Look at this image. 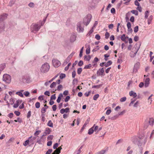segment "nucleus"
<instances>
[{
  "label": "nucleus",
  "mask_w": 154,
  "mask_h": 154,
  "mask_svg": "<svg viewBox=\"0 0 154 154\" xmlns=\"http://www.w3.org/2000/svg\"><path fill=\"white\" fill-rule=\"evenodd\" d=\"M50 68V66L48 63H45L42 66L40 71L42 73H45L49 70Z\"/></svg>",
  "instance_id": "f257e3e1"
},
{
  "label": "nucleus",
  "mask_w": 154,
  "mask_h": 154,
  "mask_svg": "<svg viewBox=\"0 0 154 154\" xmlns=\"http://www.w3.org/2000/svg\"><path fill=\"white\" fill-rule=\"evenodd\" d=\"M39 24H33L31 26V30L32 32L38 31L40 29L41 26Z\"/></svg>",
  "instance_id": "f03ea898"
},
{
  "label": "nucleus",
  "mask_w": 154,
  "mask_h": 154,
  "mask_svg": "<svg viewBox=\"0 0 154 154\" xmlns=\"http://www.w3.org/2000/svg\"><path fill=\"white\" fill-rule=\"evenodd\" d=\"M77 30L79 33L82 32L84 30V27L81 22H79L77 24Z\"/></svg>",
  "instance_id": "7ed1b4c3"
},
{
  "label": "nucleus",
  "mask_w": 154,
  "mask_h": 154,
  "mask_svg": "<svg viewBox=\"0 0 154 154\" xmlns=\"http://www.w3.org/2000/svg\"><path fill=\"white\" fill-rule=\"evenodd\" d=\"M3 80L6 82L9 83L11 82V77L9 75L5 74L3 76Z\"/></svg>",
  "instance_id": "20e7f679"
},
{
  "label": "nucleus",
  "mask_w": 154,
  "mask_h": 154,
  "mask_svg": "<svg viewBox=\"0 0 154 154\" xmlns=\"http://www.w3.org/2000/svg\"><path fill=\"white\" fill-rule=\"evenodd\" d=\"M52 63L54 66L55 67H57L61 65L60 62L55 59H53Z\"/></svg>",
  "instance_id": "39448f33"
},
{
  "label": "nucleus",
  "mask_w": 154,
  "mask_h": 154,
  "mask_svg": "<svg viewBox=\"0 0 154 154\" xmlns=\"http://www.w3.org/2000/svg\"><path fill=\"white\" fill-rule=\"evenodd\" d=\"M146 121L150 126H152L154 124V119L153 118H150Z\"/></svg>",
  "instance_id": "423d86ee"
},
{
  "label": "nucleus",
  "mask_w": 154,
  "mask_h": 154,
  "mask_svg": "<svg viewBox=\"0 0 154 154\" xmlns=\"http://www.w3.org/2000/svg\"><path fill=\"white\" fill-rule=\"evenodd\" d=\"M104 72V70L103 68L99 69L97 71V75L100 76L103 75Z\"/></svg>",
  "instance_id": "0eeeda50"
},
{
  "label": "nucleus",
  "mask_w": 154,
  "mask_h": 154,
  "mask_svg": "<svg viewBox=\"0 0 154 154\" xmlns=\"http://www.w3.org/2000/svg\"><path fill=\"white\" fill-rule=\"evenodd\" d=\"M140 65V63L139 62L137 63L134 65L133 71L134 72H136L138 68H139Z\"/></svg>",
  "instance_id": "6e6552de"
},
{
  "label": "nucleus",
  "mask_w": 154,
  "mask_h": 154,
  "mask_svg": "<svg viewBox=\"0 0 154 154\" xmlns=\"http://www.w3.org/2000/svg\"><path fill=\"white\" fill-rule=\"evenodd\" d=\"M150 79L149 78H146L145 79L144 81V86L145 87H147L149 85V84Z\"/></svg>",
  "instance_id": "1a4fd4ad"
},
{
  "label": "nucleus",
  "mask_w": 154,
  "mask_h": 154,
  "mask_svg": "<svg viewBox=\"0 0 154 154\" xmlns=\"http://www.w3.org/2000/svg\"><path fill=\"white\" fill-rule=\"evenodd\" d=\"M91 20L88 18H85L84 20V23L86 26H87Z\"/></svg>",
  "instance_id": "9d476101"
},
{
  "label": "nucleus",
  "mask_w": 154,
  "mask_h": 154,
  "mask_svg": "<svg viewBox=\"0 0 154 154\" xmlns=\"http://www.w3.org/2000/svg\"><path fill=\"white\" fill-rule=\"evenodd\" d=\"M76 36L75 34L72 35L70 37V41L71 42H74L76 40Z\"/></svg>",
  "instance_id": "9b49d317"
},
{
  "label": "nucleus",
  "mask_w": 154,
  "mask_h": 154,
  "mask_svg": "<svg viewBox=\"0 0 154 154\" xmlns=\"http://www.w3.org/2000/svg\"><path fill=\"white\" fill-rule=\"evenodd\" d=\"M7 16V14H4L1 16L0 17V20H3L6 18Z\"/></svg>",
  "instance_id": "f8f14e48"
},
{
  "label": "nucleus",
  "mask_w": 154,
  "mask_h": 154,
  "mask_svg": "<svg viewBox=\"0 0 154 154\" xmlns=\"http://www.w3.org/2000/svg\"><path fill=\"white\" fill-rule=\"evenodd\" d=\"M24 91L23 90H21L20 91L17 92L16 93V94H17L21 97H23V95L22 93V92Z\"/></svg>",
  "instance_id": "ddd939ff"
},
{
  "label": "nucleus",
  "mask_w": 154,
  "mask_h": 154,
  "mask_svg": "<svg viewBox=\"0 0 154 154\" xmlns=\"http://www.w3.org/2000/svg\"><path fill=\"white\" fill-rule=\"evenodd\" d=\"M51 132L50 129L49 128H46L45 130V132L44 133L43 136L46 135L47 134H48L50 133Z\"/></svg>",
  "instance_id": "4468645a"
},
{
  "label": "nucleus",
  "mask_w": 154,
  "mask_h": 154,
  "mask_svg": "<svg viewBox=\"0 0 154 154\" xmlns=\"http://www.w3.org/2000/svg\"><path fill=\"white\" fill-rule=\"evenodd\" d=\"M129 95L131 96H133L134 97H136L137 96V94L133 91H130L129 92Z\"/></svg>",
  "instance_id": "2eb2a0df"
},
{
  "label": "nucleus",
  "mask_w": 154,
  "mask_h": 154,
  "mask_svg": "<svg viewBox=\"0 0 154 154\" xmlns=\"http://www.w3.org/2000/svg\"><path fill=\"white\" fill-rule=\"evenodd\" d=\"M63 97V95L62 93L59 94L58 98L57 100V102L58 103H59L60 102L61 100V97Z\"/></svg>",
  "instance_id": "dca6fc26"
},
{
  "label": "nucleus",
  "mask_w": 154,
  "mask_h": 154,
  "mask_svg": "<svg viewBox=\"0 0 154 154\" xmlns=\"http://www.w3.org/2000/svg\"><path fill=\"white\" fill-rule=\"evenodd\" d=\"M94 125H95L93 126V127H92L91 128L89 129V130H88V134H89L91 135L93 133L94 131Z\"/></svg>",
  "instance_id": "f3484780"
},
{
  "label": "nucleus",
  "mask_w": 154,
  "mask_h": 154,
  "mask_svg": "<svg viewBox=\"0 0 154 154\" xmlns=\"http://www.w3.org/2000/svg\"><path fill=\"white\" fill-rule=\"evenodd\" d=\"M153 19V16L152 15L150 16L149 18H148V24L149 25L150 23H151V21Z\"/></svg>",
  "instance_id": "a211bd4d"
},
{
  "label": "nucleus",
  "mask_w": 154,
  "mask_h": 154,
  "mask_svg": "<svg viewBox=\"0 0 154 154\" xmlns=\"http://www.w3.org/2000/svg\"><path fill=\"white\" fill-rule=\"evenodd\" d=\"M131 14V12H128L126 14L125 17V19L126 20V21H127L129 20V17L130 16Z\"/></svg>",
  "instance_id": "6ab92c4d"
},
{
  "label": "nucleus",
  "mask_w": 154,
  "mask_h": 154,
  "mask_svg": "<svg viewBox=\"0 0 154 154\" xmlns=\"http://www.w3.org/2000/svg\"><path fill=\"white\" fill-rule=\"evenodd\" d=\"M112 63V62L111 60H109L108 61L106 64L104 65V66H105L106 67H108L109 66H110Z\"/></svg>",
  "instance_id": "aec40b11"
},
{
  "label": "nucleus",
  "mask_w": 154,
  "mask_h": 154,
  "mask_svg": "<svg viewBox=\"0 0 154 154\" xmlns=\"http://www.w3.org/2000/svg\"><path fill=\"white\" fill-rule=\"evenodd\" d=\"M93 29V27H92L89 32L87 34L86 36H90L93 33L94 31Z\"/></svg>",
  "instance_id": "412c9836"
},
{
  "label": "nucleus",
  "mask_w": 154,
  "mask_h": 154,
  "mask_svg": "<svg viewBox=\"0 0 154 154\" xmlns=\"http://www.w3.org/2000/svg\"><path fill=\"white\" fill-rule=\"evenodd\" d=\"M131 12L133 14H134L135 15L137 16L138 15V12L137 10H132L131 11Z\"/></svg>",
  "instance_id": "4be33fe9"
},
{
  "label": "nucleus",
  "mask_w": 154,
  "mask_h": 154,
  "mask_svg": "<svg viewBox=\"0 0 154 154\" xmlns=\"http://www.w3.org/2000/svg\"><path fill=\"white\" fill-rule=\"evenodd\" d=\"M149 125L148 123L147 122V121L146 120L144 122L143 128L144 129H146L148 127V126Z\"/></svg>",
  "instance_id": "5701e85b"
},
{
  "label": "nucleus",
  "mask_w": 154,
  "mask_h": 154,
  "mask_svg": "<svg viewBox=\"0 0 154 154\" xmlns=\"http://www.w3.org/2000/svg\"><path fill=\"white\" fill-rule=\"evenodd\" d=\"M125 34H123L122 35V36H121V39L123 41H125V39H126V38H128V37H125Z\"/></svg>",
  "instance_id": "b1692460"
},
{
  "label": "nucleus",
  "mask_w": 154,
  "mask_h": 154,
  "mask_svg": "<svg viewBox=\"0 0 154 154\" xmlns=\"http://www.w3.org/2000/svg\"><path fill=\"white\" fill-rule=\"evenodd\" d=\"M5 65L4 64H1L0 65V71H2L5 67Z\"/></svg>",
  "instance_id": "393cba45"
},
{
  "label": "nucleus",
  "mask_w": 154,
  "mask_h": 154,
  "mask_svg": "<svg viewBox=\"0 0 154 154\" xmlns=\"http://www.w3.org/2000/svg\"><path fill=\"white\" fill-rule=\"evenodd\" d=\"M137 52H134L133 51H131L130 53V56L131 57H134L136 55Z\"/></svg>",
  "instance_id": "a878e982"
},
{
  "label": "nucleus",
  "mask_w": 154,
  "mask_h": 154,
  "mask_svg": "<svg viewBox=\"0 0 154 154\" xmlns=\"http://www.w3.org/2000/svg\"><path fill=\"white\" fill-rule=\"evenodd\" d=\"M90 118H89L85 121V123L83 125V127H85L88 124Z\"/></svg>",
  "instance_id": "bb28decb"
},
{
  "label": "nucleus",
  "mask_w": 154,
  "mask_h": 154,
  "mask_svg": "<svg viewBox=\"0 0 154 154\" xmlns=\"http://www.w3.org/2000/svg\"><path fill=\"white\" fill-rule=\"evenodd\" d=\"M47 125L50 127H53V124L51 120H50L48 121Z\"/></svg>",
  "instance_id": "cd10ccee"
},
{
  "label": "nucleus",
  "mask_w": 154,
  "mask_h": 154,
  "mask_svg": "<svg viewBox=\"0 0 154 154\" xmlns=\"http://www.w3.org/2000/svg\"><path fill=\"white\" fill-rule=\"evenodd\" d=\"M90 47L89 46L88 48H87L86 50V53L87 54H90Z\"/></svg>",
  "instance_id": "c85d7f7f"
},
{
  "label": "nucleus",
  "mask_w": 154,
  "mask_h": 154,
  "mask_svg": "<svg viewBox=\"0 0 154 154\" xmlns=\"http://www.w3.org/2000/svg\"><path fill=\"white\" fill-rule=\"evenodd\" d=\"M102 85H93L92 86V88L98 89L100 88V87Z\"/></svg>",
  "instance_id": "c756f323"
},
{
  "label": "nucleus",
  "mask_w": 154,
  "mask_h": 154,
  "mask_svg": "<svg viewBox=\"0 0 154 154\" xmlns=\"http://www.w3.org/2000/svg\"><path fill=\"white\" fill-rule=\"evenodd\" d=\"M99 95L98 94H95L93 97V99L94 100H96L99 97Z\"/></svg>",
  "instance_id": "7c9ffc66"
},
{
  "label": "nucleus",
  "mask_w": 154,
  "mask_h": 154,
  "mask_svg": "<svg viewBox=\"0 0 154 154\" xmlns=\"http://www.w3.org/2000/svg\"><path fill=\"white\" fill-rule=\"evenodd\" d=\"M84 49V47H82L81 49L80 53L79 54V56L81 57L82 56L83 51Z\"/></svg>",
  "instance_id": "2f4dec72"
},
{
  "label": "nucleus",
  "mask_w": 154,
  "mask_h": 154,
  "mask_svg": "<svg viewBox=\"0 0 154 154\" xmlns=\"http://www.w3.org/2000/svg\"><path fill=\"white\" fill-rule=\"evenodd\" d=\"M91 58V57L90 55L88 56L85 55L84 56V59H86L87 61H89Z\"/></svg>",
  "instance_id": "473e14b6"
},
{
  "label": "nucleus",
  "mask_w": 154,
  "mask_h": 154,
  "mask_svg": "<svg viewBox=\"0 0 154 154\" xmlns=\"http://www.w3.org/2000/svg\"><path fill=\"white\" fill-rule=\"evenodd\" d=\"M56 82H53L50 85V87L51 88H52L56 86Z\"/></svg>",
  "instance_id": "72a5a7b5"
},
{
  "label": "nucleus",
  "mask_w": 154,
  "mask_h": 154,
  "mask_svg": "<svg viewBox=\"0 0 154 154\" xmlns=\"http://www.w3.org/2000/svg\"><path fill=\"white\" fill-rule=\"evenodd\" d=\"M35 105L36 108H39L40 107V103L39 102H37L35 103Z\"/></svg>",
  "instance_id": "f704fd0d"
},
{
  "label": "nucleus",
  "mask_w": 154,
  "mask_h": 154,
  "mask_svg": "<svg viewBox=\"0 0 154 154\" xmlns=\"http://www.w3.org/2000/svg\"><path fill=\"white\" fill-rule=\"evenodd\" d=\"M70 60L68 59L67 58L65 60L64 62L63 63V65H65L68 63L69 61Z\"/></svg>",
  "instance_id": "c9c22d12"
},
{
  "label": "nucleus",
  "mask_w": 154,
  "mask_h": 154,
  "mask_svg": "<svg viewBox=\"0 0 154 154\" xmlns=\"http://www.w3.org/2000/svg\"><path fill=\"white\" fill-rule=\"evenodd\" d=\"M29 140H27L25 141L24 143H23V145L25 146H26L28 144H29Z\"/></svg>",
  "instance_id": "e433bc0d"
},
{
  "label": "nucleus",
  "mask_w": 154,
  "mask_h": 154,
  "mask_svg": "<svg viewBox=\"0 0 154 154\" xmlns=\"http://www.w3.org/2000/svg\"><path fill=\"white\" fill-rule=\"evenodd\" d=\"M149 11H146L145 13V18H147L149 16Z\"/></svg>",
  "instance_id": "4c0bfd02"
},
{
  "label": "nucleus",
  "mask_w": 154,
  "mask_h": 154,
  "mask_svg": "<svg viewBox=\"0 0 154 154\" xmlns=\"http://www.w3.org/2000/svg\"><path fill=\"white\" fill-rule=\"evenodd\" d=\"M19 106V102L18 101H17L16 103H15L14 104L13 107L14 108H17Z\"/></svg>",
  "instance_id": "58836bf2"
},
{
  "label": "nucleus",
  "mask_w": 154,
  "mask_h": 154,
  "mask_svg": "<svg viewBox=\"0 0 154 154\" xmlns=\"http://www.w3.org/2000/svg\"><path fill=\"white\" fill-rule=\"evenodd\" d=\"M82 71V68H78V69L77 71L78 74H80L81 73Z\"/></svg>",
  "instance_id": "ea45409f"
},
{
  "label": "nucleus",
  "mask_w": 154,
  "mask_h": 154,
  "mask_svg": "<svg viewBox=\"0 0 154 154\" xmlns=\"http://www.w3.org/2000/svg\"><path fill=\"white\" fill-rule=\"evenodd\" d=\"M91 67V65L90 64H89L88 65L85 66L84 67L85 69H88L90 68Z\"/></svg>",
  "instance_id": "a19ab883"
},
{
  "label": "nucleus",
  "mask_w": 154,
  "mask_h": 154,
  "mask_svg": "<svg viewBox=\"0 0 154 154\" xmlns=\"http://www.w3.org/2000/svg\"><path fill=\"white\" fill-rule=\"evenodd\" d=\"M109 33L108 32H106L105 34V38L106 39H108L109 37Z\"/></svg>",
  "instance_id": "79ce46f5"
},
{
  "label": "nucleus",
  "mask_w": 154,
  "mask_h": 154,
  "mask_svg": "<svg viewBox=\"0 0 154 154\" xmlns=\"http://www.w3.org/2000/svg\"><path fill=\"white\" fill-rule=\"evenodd\" d=\"M47 109L45 107H42L41 109V112L42 113H45L46 111V109Z\"/></svg>",
  "instance_id": "37998d69"
},
{
  "label": "nucleus",
  "mask_w": 154,
  "mask_h": 154,
  "mask_svg": "<svg viewBox=\"0 0 154 154\" xmlns=\"http://www.w3.org/2000/svg\"><path fill=\"white\" fill-rule=\"evenodd\" d=\"M71 63H69L67 65V66L65 67L64 69L65 70V71H67L68 69L69 66L71 65Z\"/></svg>",
  "instance_id": "c03bdc74"
},
{
  "label": "nucleus",
  "mask_w": 154,
  "mask_h": 154,
  "mask_svg": "<svg viewBox=\"0 0 154 154\" xmlns=\"http://www.w3.org/2000/svg\"><path fill=\"white\" fill-rule=\"evenodd\" d=\"M126 100V97H123L121 98L120 99V101L121 102H123L125 101Z\"/></svg>",
  "instance_id": "a18cd8bd"
},
{
  "label": "nucleus",
  "mask_w": 154,
  "mask_h": 154,
  "mask_svg": "<svg viewBox=\"0 0 154 154\" xmlns=\"http://www.w3.org/2000/svg\"><path fill=\"white\" fill-rule=\"evenodd\" d=\"M134 32H137L138 30V26H137L134 27Z\"/></svg>",
  "instance_id": "49530a36"
},
{
  "label": "nucleus",
  "mask_w": 154,
  "mask_h": 154,
  "mask_svg": "<svg viewBox=\"0 0 154 154\" xmlns=\"http://www.w3.org/2000/svg\"><path fill=\"white\" fill-rule=\"evenodd\" d=\"M83 64V61L82 60L80 61L78 63V65L79 66H82Z\"/></svg>",
  "instance_id": "de8ad7c7"
},
{
  "label": "nucleus",
  "mask_w": 154,
  "mask_h": 154,
  "mask_svg": "<svg viewBox=\"0 0 154 154\" xmlns=\"http://www.w3.org/2000/svg\"><path fill=\"white\" fill-rule=\"evenodd\" d=\"M66 76V75L64 74H61L60 75V78L61 79H63Z\"/></svg>",
  "instance_id": "09e8293b"
},
{
  "label": "nucleus",
  "mask_w": 154,
  "mask_h": 154,
  "mask_svg": "<svg viewBox=\"0 0 154 154\" xmlns=\"http://www.w3.org/2000/svg\"><path fill=\"white\" fill-rule=\"evenodd\" d=\"M56 98V97L55 96V94H54L53 95H52L51 97V100H55Z\"/></svg>",
  "instance_id": "8fccbe9b"
},
{
  "label": "nucleus",
  "mask_w": 154,
  "mask_h": 154,
  "mask_svg": "<svg viewBox=\"0 0 154 154\" xmlns=\"http://www.w3.org/2000/svg\"><path fill=\"white\" fill-rule=\"evenodd\" d=\"M106 151V150H102L97 153V154H103Z\"/></svg>",
  "instance_id": "3c124183"
},
{
  "label": "nucleus",
  "mask_w": 154,
  "mask_h": 154,
  "mask_svg": "<svg viewBox=\"0 0 154 154\" xmlns=\"http://www.w3.org/2000/svg\"><path fill=\"white\" fill-rule=\"evenodd\" d=\"M127 28H128V29H130V28L131 27V24L129 22H128L127 23Z\"/></svg>",
  "instance_id": "603ef678"
},
{
  "label": "nucleus",
  "mask_w": 154,
  "mask_h": 154,
  "mask_svg": "<svg viewBox=\"0 0 154 154\" xmlns=\"http://www.w3.org/2000/svg\"><path fill=\"white\" fill-rule=\"evenodd\" d=\"M28 5L31 8H33L34 7V4L32 2H30L29 4Z\"/></svg>",
  "instance_id": "864d4df0"
},
{
  "label": "nucleus",
  "mask_w": 154,
  "mask_h": 154,
  "mask_svg": "<svg viewBox=\"0 0 154 154\" xmlns=\"http://www.w3.org/2000/svg\"><path fill=\"white\" fill-rule=\"evenodd\" d=\"M53 137V135H50L48 137V140H52Z\"/></svg>",
  "instance_id": "5fc2aeb1"
},
{
  "label": "nucleus",
  "mask_w": 154,
  "mask_h": 154,
  "mask_svg": "<svg viewBox=\"0 0 154 154\" xmlns=\"http://www.w3.org/2000/svg\"><path fill=\"white\" fill-rule=\"evenodd\" d=\"M59 145L57 143H55L53 146V148L54 149H57V147H58Z\"/></svg>",
  "instance_id": "6e6d98bb"
},
{
  "label": "nucleus",
  "mask_w": 154,
  "mask_h": 154,
  "mask_svg": "<svg viewBox=\"0 0 154 154\" xmlns=\"http://www.w3.org/2000/svg\"><path fill=\"white\" fill-rule=\"evenodd\" d=\"M62 87H63V86L62 85H59L57 87V90L60 91L62 88Z\"/></svg>",
  "instance_id": "4d7b16f0"
},
{
  "label": "nucleus",
  "mask_w": 154,
  "mask_h": 154,
  "mask_svg": "<svg viewBox=\"0 0 154 154\" xmlns=\"http://www.w3.org/2000/svg\"><path fill=\"white\" fill-rule=\"evenodd\" d=\"M41 132V131L40 130H38L36 131V132L34 134V135L36 136L38 135L39 133Z\"/></svg>",
  "instance_id": "13d9d810"
},
{
  "label": "nucleus",
  "mask_w": 154,
  "mask_h": 154,
  "mask_svg": "<svg viewBox=\"0 0 154 154\" xmlns=\"http://www.w3.org/2000/svg\"><path fill=\"white\" fill-rule=\"evenodd\" d=\"M52 151V149H48L46 153L45 154H50Z\"/></svg>",
  "instance_id": "bf43d9fd"
},
{
  "label": "nucleus",
  "mask_w": 154,
  "mask_h": 154,
  "mask_svg": "<svg viewBox=\"0 0 154 154\" xmlns=\"http://www.w3.org/2000/svg\"><path fill=\"white\" fill-rule=\"evenodd\" d=\"M13 115L14 114L13 113H11L8 115V116L10 118H11L13 117Z\"/></svg>",
  "instance_id": "052dcab7"
},
{
  "label": "nucleus",
  "mask_w": 154,
  "mask_h": 154,
  "mask_svg": "<svg viewBox=\"0 0 154 154\" xmlns=\"http://www.w3.org/2000/svg\"><path fill=\"white\" fill-rule=\"evenodd\" d=\"M70 98V97L68 96H67L66 97L65 99V102H67L69 100Z\"/></svg>",
  "instance_id": "680f3d73"
},
{
  "label": "nucleus",
  "mask_w": 154,
  "mask_h": 154,
  "mask_svg": "<svg viewBox=\"0 0 154 154\" xmlns=\"http://www.w3.org/2000/svg\"><path fill=\"white\" fill-rule=\"evenodd\" d=\"M76 75V72L75 71H73L72 72V77L74 78Z\"/></svg>",
  "instance_id": "e2e57ef3"
},
{
  "label": "nucleus",
  "mask_w": 154,
  "mask_h": 154,
  "mask_svg": "<svg viewBox=\"0 0 154 154\" xmlns=\"http://www.w3.org/2000/svg\"><path fill=\"white\" fill-rule=\"evenodd\" d=\"M95 38L97 40H99L100 39V37L99 35L97 34L95 36Z\"/></svg>",
  "instance_id": "0e129e2a"
},
{
  "label": "nucleus",
  "mask_w": 154,
  "mask_h": 154,
  "mask_svg": "<svg viewBox=\"0 0 154 154\" xmlns=\"http://www.w3.org/2000/svg\"><path fill=\"white\" fill-rule=\"evenodd\" d=\"M23 94L26 97H28L29 94V93L28 91H25L23 93Z\"/></svg>",
  "instance_id": "69168bd1"
},
{
  "label": "nucleus",
  "mask_w": 154,
  "mask_h": 154,
  "mask_svg": "<svg viewBox=\"0 0 154 154\" xmlns=\"http://www.w3.org/2000/svg\"><path fill=\"white\" fill-rule=\"evenodd\" d=\"M136 9L138 10L140 12H141L142 11V8H141V7L140 6H138L137 8Z\"/></svg>",
  "instance_id": "338daca9"
},
{
  "label": "nucleus",
  "mask_w": 154,
  "mask_h": 154,
  "mask_svg": "<svg viewBox=\"0 0 154 154\" xmlns=\"http://www.w3.org/2000/svg\"><path fill=\"white\" fill-rule=\"evenodd\" d=\"M134 4L136 6H140V4L137 0H135L134 1Z\"/></svg>",
  "instance_id": "774afa93"
}]
</instances>
